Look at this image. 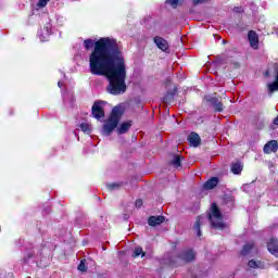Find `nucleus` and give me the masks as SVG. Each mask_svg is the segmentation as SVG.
I'll return each instance as SVG.
<instances>
[{
	"label": "nucleus",
	"instance_id": "nucleus-1",
	"mask_svg": "<svg viewBox=\"0 0 278 278\" xmlns=\"http://www.w3.org/2000/svg\"><path fill=\"white\" fill-rule=\"evenodd\" d=\"M84 45L87 50L93 47V51L89 55L90 73L108 77L109 86L106 90L110 94H123L127 90L125 84L127 67L118 42L106 37L100 38L96 42L92 39H87Z\"/></svg>",
	"mask_w": 278,
	"mask_h": 278
},
{
	"label": "nucleus",
	"instance_id": "nucleus-2",
	"mask_svg": "<svg viewBox=\"0 0 278 278\" xmlns=\"http://www.w3.org/2000/svg\"><path fill=\"white\" fill-rule=\"evenodd\" d=\"M207 218L213 229H219V231H223V229H227V224H225L223 213L220 212V208H218L216 203H213L211 205V208L207 213Z\"/></svg>",
	"mask_w": 278,
	"mask_h": 278
},
{
	"label": "nucleus",
	"instance_id": "nucleus-3",
	"mask_svg": "<svg viewBox=\"0 0 278 278\" xmlns=\"http://www.w3.org/2000/svg\"><path fill=\"white\" fill-rule=\"evenodd\" d=\"M123 116V109L121 106H115L112 111L110 118L104 123L102 134L103 136H110L116 127H118V122Z\"/></svg>",
	"mask_w": 278,
	"mask_h": 278
},
{
	"label": "nucleus",
	"instance_id": "nucleus-4",
	"mask_svg": "<svg viewBox=\"0 0 278 278\" xmlns=\"http://www.w3.org/2000/svg\"><path fill=\"white\" fill-rule=\"evenodd\" d=\"M248 40L252 49H255V50L260 49V37L257 36V33L250 30L248 34Z\"/></svg>",
	"mask_w": 278,
	"mask_h": 278
},
{
	"label": "nucleus",
	"instance_id": "nucleus-5",
	"mask_svg": "<svg viewBox=\"0 0 278 278\" xmlns=\"http://www.w3.org/2000/svg\"><path fill=\"white\" fill-rule=\"evenodd\" d=\"M92 116L99 121V118H103L105 113L103 112V106H101V102H94L92 105Z\"/></svg>",
	"mask_w": 278,
	"mask_h": 278
},
{
	"label": "nucleus",
	"instance_id": "nucleus-6",
	"mask_svg": "<svg viewBox=\"0 0 278 278\" xmlns=\"http://www.w3.org/2000/svg\"><path fill=\"white\" fill-rule=\"evenodd\" d=\"M197 257V253L192 250H186L181 253L180 258L182 262H186L187 264L190 262H194Z\"/></svg>",
	"mask_w": 278,
	"mask_h": 278
},
{
	"label": "nucleus",
	"instance_id": "nucleus-7",
	"mask_svg": "<svg viewBox=\"0 0 278 278\" xmlns=\"http://www.w3.org/2000/svg\"><path fill=\"white\" fill-rule=\"evenodd\" d=\"M165 220H166V217H164L162 215L151 216L148 219V225L150 227H157V226L162 225V223H164Z\"/></svg>",
	"mask_w": 278,
	"mask_h": 278
},
{
	"label": "nucleus",
	"instance_id": "nucleus-8",
	"mask_svg": "<svg viewBox=\"0 0 278 278\" xmlns=\"http://www.w3.org/2000/svg\"><path fill=\"white\" fill-rule=\"evenodd\" d=\"M278 151V142L277 140H271L264 146V153H277Z\"/></svg>",
	"mask_w": 278,
	"mask_h": 278
},
{
	"label": "nucleus",
	"instance_id": "nucleus-9",
	"mask_svg": "<svg viewBox=\"0 0 278 278\" xmlns=\"http://www.w3.org/2000/svg\"><path fill=\"white\" fill-rule=\"evenodd\" d=\"M267 249L271 255L278 257V239L271 238L267 243Z\"/></svg>",
	"mask_w": 278,
	"mask_h": 278
},
{
	"label": "nucleus",
	"instance_id": "nucleus-10",
	"mask_svg": "<svg viewBox=\"0 0 278 278\" xmlns=\"http://www.w3.org/2000/svg\"><path fill=\"white\" fill-rule=\"evenodd\" d=\"M154 42L161 51H167L168 50V41L162 37H155Z\"/></svg>",
	"mask_w": 278,
	"mask_h": 278
},
{
	"label": "nucleus",
	"instance_id": "nucleus-11",
	"mask_svg": "<svg viewBox=\"0 0 278 278\" xmlns=\"http://www.w3.org/2000/svg\"><path fill=\"white\" fill-rule=\"evenodd\" d=\"M188 141L191 147H199V144H201V137L197 132H191L188 137Z\"/></svg>",
	"mask_w": 278,
	"mask_h": 278
},
{
	"label": "nucleus",
	"instance_id": "nucleus-12",
	"mask_svg": "<svg viewBox=\"0 0 278 278\" xmlns=\"http://www.w3.org/2000/svg\"><path fill=\"white\" fill-rule=\"evenodd\" d=\"M132 122L131 121H127L122 123L118 127H117V134L123 135V134H127L129 131V129L131 128Z\"/></svg>",
	"mask_w": 278,
	"mask_h": 278
},
{
	"label": "nucleus",
	"instance_id": "nucleus-13",
	"mask_svg": "<svg viewBox=\"0 0 278 278\" xmlns=\"http://www.w3.org/2000/svg\"><path fill=\"white\" fill-rule=\"evenodd\" d=\"M182 160H184V157L181 155L174 154L172 160L169 161V164L172 166H174V168H179L181 166Z\"/></svg>",
	"mask_w": 278,
	"mask_h": 278
},
{
	"label": "nucleus",
	"instance_id": "nucleus-14",
	"mask_svg": "<svg viewBox=\"0 0 278 278\" xmlns=\"http://www.w3.org/2000/svg\"><path fill=\"white\" fill-rule=\"evenodd\" d=\"M203 220H205L203 216H198L195 218L194 230L197 232L198 238H201V225L203 224Z\"/></svg>",
	"mask_w": 278,
	"mask_h": 278
},
{
	"label": "nucleus",
	"instance_id": "nucleus-15",
	"mask_svg": "<svg viewBox=\"0 0 278 278\" xmlns=\"http://www.w3.org/2000/svg\"><path fill=\"white\" fill-rule=\"evenodd\" d=\"M216 186H218V178H216V177H213V178L208 179L204 184V188L206 190H214V188H216Z\"/></svg>",
	"mask_w": 278,
	"mask_h": 278
},
{
	"label": "nucleus",
	"instance_id": "nucleus-16",
	"mask_svg": "<svg viewBox=\"0 0 278 278\" xmlns=\"http://www.w3.org/2000/svg\"><path fill=\"white\" fill-rule=\"evenodd\" d=\"M213 108H215L216 112H223V102L218 101V99L213 98L210 100Z\"/></svg>",
	"mask_w": 278,
	"mask_h": 278
},
{
	"label": "nucleus",
	"instance_id": "nucleus-17",
	"mask_svg": "<svg viewBox=\"0 0 278 278\" xmlns=\"http://www.w3.org/2000/svg\"><path fill=\"white\" fill-rule=\"evenodd\" d=\"M269 94H273V92H276L278 90V72L276 76V81L267 85Z\"/></svg>",
	"mask_w": 278,
	"mask_h": 278
},
{
	"label": "nucleus",
	"instance_id": "nucleus-18",
	"mask_svg": "<svg viewBox=\"0 0 278 278\" xmlns=\"http://www.w3.org/2000/svg\"><path fill=\"white\" fill-rule=\"evenodd\" d=\"M166 5H170L174 10H177L181 5V0H165Z\"/></svg>",
	"mask_w": 278,
	"mask_h": 278
},
{
	"label": "nucleus",
	"instance_id": "nucleus-19",
	"mask_svg": "<svg viewBox=\"0 0 278 278\" xmlns=\"http://www.w3.org/2000/svg\"><path fill=\"white\" fill-rule=\"evenodd\" d=\"M231 173H233V175H240V173H242V164L240 163L232 164Z\"/></svg>",
	"mask_w": 278,
	"mask_h": 278
},
{
	"label": "nucleus",
	"instance_id": "nucleus-20",
	"mask_svg": "<svg viewBox=\"0 0 278 278\" xmlns=\"http://www.w3.org/2000/svg\"><path fill=\"white\" fill-rule=\"evenodd\" d=\"M251 251H253V243H247L241 251V255H249Z\"/></svg>",
	"mask_w": 278,
	"mask_h": 278
},
{
	"label": "nucleus",
	"instance_id": "nucleus-21",
	"mask_svg": "<svg viewBox=\"0 0 278 278\" xmlns=\"http://www.w3.org/2000/svg\"><path fill=\"white\" fill-rule=\"evenodd\" d=\"M144 257V255H147V253H144V251L142 250V248L138 247L134 250V254L132 257Z\"/></svg>",
	"mask_w": 278,
	"mask_h": 278
},
{
	"label": "nucleus",
	"instance_id": "nucleus-22",
	"mask_svg": "<svg viewBox=\"0 0 278 278\" xmlns=\"http://www.w3.org/2000/svg\"><path fill=\"white\" fill-rule=\"evenodd\" d=\"M248 266L250 268H262V262L251 260V261H249Z\"/></svg>",
	"mask_w": 278,
	"mask_h": 278
},
{
	"label": "nucleus",
	"instance_id": "nucleus-23",
	"mask_svg": "<svg viewBox=\"0 0 278 278\" xmlns=\"http://www.w3.org/2000/svg\"><path fill=\"white\" fill-rule=\"evenodd\" d=\"M80 129L85 134H90V131H92V127L89 124H87V123L80 124Z\"/></svg>",
	"mask_w": 278,
	"mask_h": 278
},
{
	"label": "nucleus",
	"instance_id": "nucleus-24",
	"mask_svg": "<svg viewBox=\"0 0 278 278\" xmlns=\"http://www.w3.org/2000/svg\"><path fill=\"white\" fill-rule=\"evenodd\" d=\"M78 270H80V273H86V270H88V268L86 267V261L80 262V264L78 265Z\"/></svg>",
	"mask_w": 278,
	"mask_h": 278
},
{
	"label": "nucleus",
	"instance_id": "nucleus-25",
	"mask_svg": "<svg viewBox=\"0 0 278 278\" xmlns=\"http://www.w3.org/2000/svg\"><path fill=\"white\" fill-rule=\"evenodd\" d=\"M108 188L109 190H118V188H121V184L113 182L108 185Z\"/></svg>",
	"mask_w": 278,
	"mask_h": 278
},
{
	"label": "nucleus",
	"instance_id": "nucleus-26",
	"mask_svg": "<svg viewBox=\"0 0 278 278\" xmlns=\"http://www.w3.org/2000/svg\"><path fill=\"white\" fill-rule=\"evenodd\" d=\"M50 0H39L37 3L38 8H47V4L49 3Z\"/></svg>",
	"mask_w": 278,
	"mask_h": 278
},
{
	"label": "nucleus",
	"instance_id": "nucleus-27",
	"mask_svg": "<svg viewBox=\"0 0 278 278\" xmlns=\"http://www.w3.org/2000/svg\"><path fill=\"white\" fill-rule=\"evenodd\" d=\"M173 99V94H167V96H165L164 98H163V101L165 102V103H169V101Z\"/></svg>",
	"mask_w": 278,
	"mask_h": 278
},
{
	"label": "nucleus",
	"instance_id": "nucleus-28",
	"mask_svg": "<svg viewBox=\"0 0 278 278\" xmlns=\"http://www.w3.org/2000/svg\"><path fill=\"white\" fill-rule=\"evenodd\" d=\"M135 205L136 207H142V200H137Z\"/></svg>",
	"mask_w": 278,
	"mask_h": 278
},
{
	"label": "nucleus",
	"instance_id": "nucleus-29",
	"mask_svg": "<svg viewBox=\"0 0 278 278\" xmlns=\"http://www.w3.org/2000/svg\"><path fill=\"white\" fill-rule=\"evenodd\" d=\"M235 68H240V63L235 62Z\"/></svg>",
	"mask_w": 278,
	"mask_h": 278
},
{
	"label": "nucleus",
	"instance_id": "nucleus-30",
	"mask_svg": "<svg viewBox=\"0 0 278 278\" xmlns=\"http://www.w3.org/2000/svg\"><path fill=\"white\" fill-rule=\"evenodd\" d=\"M274 125H278V116L274 119Z\"/></svg>",
	"mask_w": 278,
	"mask_h": 278
},
{
	"label": "nucleus",
	"instance_id": "nucleus-31",
	"mask_svg": "<svg viewBox=\"0 0 278 278\" xmlns=\"http://www.w3.org/2000/svg\"><path fill=\"white\" fill-rule=\"evenodd\" d=\"M269 73L268 72H265V77H268Z\"/></svg>",
	"mask_w": 278,
	"mask_h": 278
},
{
	"label": "nucleus",
	"instance_id": "nucleus-32",
	"mask_svg": "<svg viewBox=\"0 0 278 278\" xmlns=\"http://www.w3.org/2000/svg\"><path fill=\"white\" fill-rule=\"evenodd\" d=\"M58 86L61 88L62 87V83H59Z\"/></svg>",
	"mask_w": 278,
	"mask_h": 278
}]
</instances>
